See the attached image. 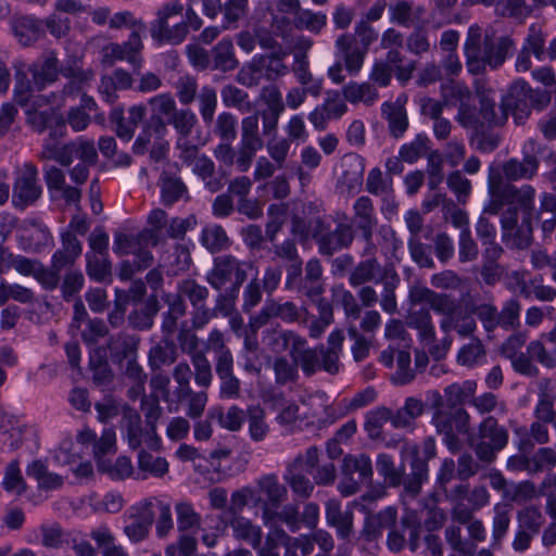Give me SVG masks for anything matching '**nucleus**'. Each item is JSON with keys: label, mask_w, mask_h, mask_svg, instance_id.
Here are the masks:
<instances>
[{"label": "nucleus", "mask_w": 556, "mask_h": 556, "mask_svg": "<svg viewBox=\"0 0 556 556\" xmlns=\"http://www.w3.org/2000/svg\"><path fill=\"white\" fill-rule=\"evenodd\" d=\"M543 146L535 139H528L522 146V159L511 157L500 167L491 166L488 175V191L490 203L483 213L497 215L505 204L517 203L522 212L530 215L535 199V189L530 185L517 187L513 181L531 180L540 167L539 156Z\"/></svg>", "instance_id": "1"}, {"label": "nucleus", "mask_w": 556, "mask_h": 556, "mask_svg": "<svg viewBox=\"0 0 556 556\" xmlns=\"http://www.w3.org/2000/svg\"><path fill=\"white\" fill-rule=\"evenodd\" d=\"M514 46L509 36H498L492 26L470 25L463 47L468 73L483 75L488 68H500Z\"/></svg>", "instance_id": "2"}, {"label": "nucleus", "mask_w": 556, "mask_h": 556, "mask_svg": "<svg viewBox=\"0 0 556 556\" xmlns=\"http://www.w3.org/2000/svg\"><path fill=\"white\" fill-rule=\"evenodd\" d=\"M31 73V80H27V76L24 72L17 71L15 74L16 78V92L18 97L23 93L29 92L33 88L42 90L47 85L58 80L60 73L64 76L73 78L65 88L66 93H73L79 89L78 83L88 80L91 76L90 73H84L80 70L75 68H60L59 60L53 51H50L42 55L41 60L33 63L29 67ZM18 103L24 105L26 98H20Z\"/></svg>", "instance_id": "3"}, {"label": "nucleus", "mask_w": 556, "mask_h": 556, "mask_svg": "<svg viewBox=\"0 0 556 556\" xmlns=\"http://www.w3.org/2000/svg\"><path fill=\"white\" fill-rule=\"evenodd\" d=\"M444 307L445 311L440 312L439 315L442 316L440 329L445 336L429 349V354L437 361L444 358L450 351L453 344V339L450 336L452 331H455L460 338H470L473 337L478 328L473 314L463 309L452 295Z\"/></svg>", "instance_id": "4"}, {"label": "nucleus", "mask_w": 556, "mask_h": 556, "mask_svg": "<svg viewBox=\"0 0 556 556\" xmlns=\"http://www.w3.org/2000/svg\"><path fill=\"white\" fill-rule=\"evenodd\" d=\"M508 439V430L496 418L488 416L479 424L478 441L473 443L471 439L469 443L480 462L491 464L496 454L506 447Z\"/></svg>", "instance_id": "5"}, {"label": "nucleus", "mask_w": 556, "mask_h": 556, "mask_svg": "<svg viewBox=\"0 0 556 556\" xmlns=\"http://www.w3.org/2000/svg\"><path fill=\"white\" fill-rule=\"evenodd\" d=\"M299 355L276 356L271 363L274 381L278 387L295 384L300 378L299 368L306 377H312L318 371V362L316 352L307 350Z\"/></svg>", "instance_id": "6"}, {"label": "nucleus", "mask_w": 556, "mask_h": 556, "mask_svg": "<svg viewBox=\"0 0 556 556\" xmlns=\"http://www.w3.org/2000/svg\"><path fill=\"white\" fill-rule=\"evenodd\" d=\"M446 498L453 503V520L465 525L476 510L489 504L490 493L484 485L469 489L468 484H457L446 493Z\"/></svg>", "instance_id": "7"}, {"label": "nucleus", "mask_w": 556, "mask_h": 556, "mask_svg": "<svg viewBox=\"0 0 556 556\" xmlns=\"http://www.w3.org/2000/svg\"><path fill=\"white\" fill-rule=\"evenodd\" d=\"M177 149L179 160L191 168L208 191L214 193L224 187V179L216 174L215 163L206 154L200 153L198 146L181 140L177 143Z\"/></svg>", "instance_id": "8"}, {"label": "nucleus", "mask_w": 556, "mask_h": 556, "mask_svg": "<svg viewBox=\"0 0 556 556\" xmlns=\"http://www.w3.org/2000/svg\"><path fill=\"white\" fill-rule=\"evenodd\" d=\"M309 312L304 305H296L292 301H277L269 299L266 301L262 309L251 317L250 327L254 332L266 326L271 319L278 318L283 323H298L305 325L308 321Z\"/></svg>", "instance_id": "9"}, {"label": "nucleus", "mask_w": 556, "mask_h": 556, "mask_svg": "<svg viewBox=\"0 0 556 556\" xmlns=\"http://www.w3.org/2000/svg\"><path fill=\"white\" fill-rule=\"evenodd\" d=\"M184 5L180 2L166 4L157 13L151 27V35L159 41L179 43L187 36V24L182 16Z\"/></svg>", "instance_id": "10"}, {"label": "nucleus", "mask_w": 556, "mask_h": 556, "mask_svg": "<svg viewBox=\"0 0 556 556\" xmlns=\"http://www.w3.org/2000/svg\"><path fill=\"white\" fill-rule=\"evenodd\" d=\"M342 479L338 485L343 496L357 493L361 486L371 481L372 466L369 456L365 454L345 455L341 465Z\"/></svg>", "instance_id": "11"}, {"label": "nucleus", "mask_w": 556, "mask_h": 556, "mask_svg": "<svg viewBox=\"0 0 556 556\" xmlns=\"http://www.w3.org/2000/svg\"><path fill=\"white\" fill-rule=\"evenodd\" d=\"M245 264L232 255H223L214 260L213 268L206 275V281L217 291L228 288L240 290L247 279Z\"/></svg>", "instance_id": "12"}, {"label": "nucleus", "mask_w": 556, "mask_h": 556, "mask_svg": "<svg viewBox=\"0 0 556 556\" xmlns=\"http://www.w3.org/2000/svg\"><path fill=\"white\" fill-rule=\"evenodd\" d=\"M348 112V104L338 90L328 91L321 104L309 114L308 122L315 130L321 131L330 121L340 119Z\"/></svg>", "instance_id": "13"}, {"label": "nucleus", "mask_w": 556, "mask_h": 556, "mask_svg": "<svg viewBox=\"0 0 556 556\" xmlns=\"http://www.w3.org/2000/svg\"><path fill=\"white\" fill-rule=\"evenodd\" d=\"M129 39L124 45L110 43L103 49V59L105 62L113 64L117 60H127L129 63L139 65V53L143 47L141 34L144 33L143 24H134Z\"/></svg>", "instance_id": "14"}, {"label": "nucleus", "mask_w": 556, "mask_h": 556, "mask_svg": "<svg viewBox=\"0 0 556 556\" xmlns=\"http://www.w3.org/2000/svg\"><path fill=\"white\" fill-rule=\"evenodd\" d=\"M38 172L35 165H24L21 176L13 187L12 201L16 207L24 208L35 203L41 195V187L37 184Z\"/></svg>", "instance_id": "15"}, {"label": "nucleus", "mask_w": 556, "mask_h": 556, "mask_svg": "<svg viewBox=\"0 0 556 556\" xmlns=\"http://www.w3.org/2000/svg\"><path fill=\"white\" fill-rule=\"evenodd\" d=\"M343 341V332L341 330H334L328 337L327 346L319 345L311 348V350L316 352L318 370H324L332 376L340 372V355L342 352Z\"/></svg>", "instance_id": "16"}, {"label": "nucleus", "mask_w": 556, "mask_h": 556, "mask_svg": "<svg viewBox=\"0 0 556 556\" xmlns=\"http://www.w3.org/2000/svg\"><path fill=\"white\" fill-rule=\"evenodd\" d=\"M408 533V543L412 552L418 547L420 527L413 517H404L400 523L396 521L388 529L387 546L392 553L401 552L405 544V533Z\"/></svg>", "instance_id": "17"}, {"label": "nucleus", "mask_w": 556, "mask_h": 556, "mask_svg": "<svg viewBox=\"0 0 556 556\" xmlns=\"http://www.w3.org/2000/svg\"><path fill=\"white\" fill-rule=\"evenodd\" d=\"M265 340L267 342V346L275 353L289 351V355L301 356L300 353L311 350L307 345V340L293 330H267Z\"/></svg>", "instance_id": "18"}, {"label": "nucleus", "mask_w": 556, "mask_h": 556, "mask_svg": "<svg viewBox=\"0 0 556 556\" xmlns=\"http://www.w3.org/2000/svg\"><path fill=\"white\" fill-rule=\"evenodd\" d=\"M353 224L361 231L368 244L367 250H372L371 238L378 225L372 200L367 195L359 197L353 205Z\"/></svg>", "instance_id": "19"}, {"label": "nucleus", "mask_w": 556, "mask_h": 556, "mask_svg": "<svg viewBox=\"0 0 556 556\" xmlns=\"http://www.w3.org/2000/svg\"><path fill=\"white\" fill-rule=\"evenodd\" d=\"M334 46L344 62L345 70L351 75H356L362 70L368 52L361 48L355 37L346 33L338 36Z\"/></svg>", "instance_id": "20"}, {"label": "nucleus", "mask_w": 556, "mask_h": 556, "mask_svg": "<svg viewBox=\"0 0 556 556\" xmlns=\"http://www.w3.org/2000/svg\"><path fill=\"white\" fill-rule=\"evenodd\" d=\"M10 25L17 42L23 47L34 45L43 34L41 22L31 16L15 14Z\"/></svg>", "instance_id": "21"}, {"label": "nucleus", "mask_w": 556, "mask_h": 556, "mask_svg": "<svg viewBox=\"0 0 556 556\" xmlns=\"http://www.w3.org/2000/svg\"><path fill=\"white\" fill-rule=\"evenodd\" d=\"M341 169V175L337 180V188L351 193L362 187L364 164L358 156L345 155L342 159Z\"/></svg>", "instance_id": "22"}, {"label": "nucleus", "mask_w": 556, "mask_h": 556, "mask_svg": "<svg viewBox=\"0 0 556 556\" xmlns=\"http://www.w3.org/2000/svg\"><path fill=\"white\" fill-rule=\"evenodd\" d=\"M280 400V403L276 402L274 404L276 424L290 433L302 429V425H304L303 414H301L299 404L294 401L286 400L283 396Z\"/></svg>", "instance_id": "23"}, {"label": "nucleus", "mask_w": 556, "mask_h": 556, "mask_svg": "<svg viewBox=\"0 0 556 556\" xmlns=\"http://www.w3.org/2000/svg\"><path fill=\"white\" fill-rule=\"evenodd\" d=\"M354 240V230L348 224H339L333 231L321 235L317 242L319 252L324 255H332L334 252L348 248Z\"/></svg>", "instance_id": "24"}, {"label": "nucleus", "mask_w": 556, "mask_h": 556, "mask_svg": "<svg viewBox=\"0 0 556 556\" xmlns=\"http://www.w3.org/2000/svg\"><path fill=\"white\" fill-rule=\"evenodd\" d=\"M177 359V346L169 339L159 341L148 352V366L151 372L161 371L164 367L176 364Z\"/></svg>", "instance_id": "25"}, {"label": "nucleus", "mask_w": 556, "mask_h": 556, "mask_svg": "<svg viewBox=\"0 0 556 556\" xmlns=\"http://www.w3.org/2000/svg\"><path fill=\"white\" fill-rule=\"evenodd\" d=\"M83 251L80 241L72 232L62 235V249L54 252L51 258L52 267L62 270L73 266Z\"/></svg>", "instance_id": "26"}, {"label": "nucleus", "mask_w": 556, "mask_h": 556, "mask_svg": "<svg viewBox=\"0 0 556 556\" xmlns=\"http://www.w3.org/2000/svg\"><path fill=\"white\" fill-rule=\"evenodd\" d=\"M407 326L418 332L419 340L425 345L433 346L435 342V328L433 325L432 316L428 308H420L412 311L407 315Z\"/></svg>", "instance_id": "27"}, {"label": "nucleus", "mask_w": 556, "mask_h": 556, "mask_svg": "<svg viewBox=\"0 0 556 556\" xmlns=\"http://www.w3.org/2000/svg\"><path fill=\"white\" fill-rule=\"evenodd\" d=\"M450 298V294L435 292L419 282H415L408 292V301L412 305L428 304L437 314L445 311L444 305Z\"/></svg>", "instance_id": "28"}, {"label": "nucleus", "mask_w": 556, "mask_h": 556, "mask_svg": "<svg viewBox=\"0 0 556 556\" xmlns=\"http://www.w3.org/2000/svg\"><path fill=\"white\" fill-rule=\"evenodd\" d=\"M389 13L391 23L412 27L424 18L426 11L420 5L414 7L406 0H399L389 5Z\"/></svg>", "instance_id": "29"}, {"label": "nucleus", "mask_w": 556, "mask_h": 556, "mask_svg": "<svg viewBox=\"0 0 556 556\" xmlns=\"http://www.w3.org/2000/svg\"><path fill=\"white\" fill-rule=\"evenodd\" d=\"M139 343V337L119 333L110 338L108 348L112 358L122 364L124 361L138 357Z\"/></svg>", "instance_id": "30"}, {"label": "nucleus", "mask_w": 556, "mask_h": 556, "mask_svg": "<svg viewBox=\"0 0 556 556\" xmlns=\"http://www.w3.org/2000/svg\"><path fill=\"white\" fill-rule=\"evenodd\" d=\"M323 271L320 261L317 258H311L305 264V276L302 279L299 290L311 300H314L324 293Z\"/></svg>", "instance_id": "31"}, {"label": "nucleus", "mask_w": 556, "mask_h": 556, "mask_svg": "<svg viewBox=\"0 0 556 556\" xmlns=\"http://www.w3.org/2000/svg\"><path fill=\"white\" fill-rule=\"evenodd\" d=\"M382 266L376 257L361 261L351 271L349 282L353 287H359L367 282H378L382 279Z\"/></svg>", "instance_id": "32"}, {"label": "nucleus", "mask_w": 556, "mask_h": 556, "mask_svg": "<svg viewBox=\"0 0 556 556\" xmlns=\"http://www.w3.org/2000/svg\"><path fill=\"white\" fill-rule=\"evenodd\" d=\"M245 417L250 439L255 443L264 442L270 432L265 409L258 404L250 405L247 408Z\"/></svg>", "instance_id": "33"}, {"label": "nucleus", "mask_w": 556, "mask_h": 556, "mask_svg": "<svg viewBox=\"0 0 556 556\" xmlns=\"http://www.w3.org/2000/svg\"><path fill=\"white\" fill-rule=\"evenodd\" d=\"M327 522L334 527L342 538H349L353 530V513L342 510L341 504L337 500H329L326 503Z\"/></svg>", "instance_id": "34"}, {"label": "nucleus", "mask_w": 556, "mask_h": 556, "mask_svg": "<svg viewBox=\"0 0 556 556\" xmlns=\"http://www.w3.org/2000/svg\"><path fill=\"white\" fill-rule=\"evenodd\" d=\"M396 521V510L388 507L378 514H371L366 518L363 536L367 541L376 540L383 530H388Z\"/></svg>", "instance_id": "35"}, {"label": "nucleus", "mask_w": 556, "mask_h": 556, "mask_svg": "<svg viewBox=\"0 0 556 556\" xmlns=\"http://www.w3.org/2000/svg\"><path fill=\"white\" fill-rule=\"evenodd\" d=\"M288 54L287 50L279 48L270 53L257 56L266 80L275 81L289 73V66L285 62Z\"/></svg>", "instance_id": "36"}, {"label": "nucleus", "mask_w": 556, "mask_h": 556, "mask_svg": "<svg viewBox=\"0 0 556 556\" xmlns=\"http://www.w3.org/2000/svg\"><path fill=\"white\" fill-rule=\"evenodd\" d=\"M382 115L388 121L389 131L392 137L401 138L408 128V117L404 105L396 102H386L382 104Z\"/></svg>", "instance_id": "37"}, {"label": "nucleus", "mask_w": 556, "mask_h": 556, "mask_svg": "<svg viewBox=\"0 0 556 556\" xmlns=\"http://www.w3.org/2000/svg\"><path fill=\"white\" fill-rule=\"evenodd\" d=\"M122 428L126 431L128 445L137 450L142 444L143 429L139 413L132 407L125 405L122 408Z\"/></svg>", "instance_id": "38"}, {"label": "nucleus", "mask_w": 556, "mask_h": 556, "mask_svg": "<svg viewBox=\"0 0 556 556\" xmlns=\"http://www.w3.org/2000/svg\"><path fill=\"white\" fill-rule=\"evenodd\" d=\"M426 412V403L417 397L409 396L405 400L404 405L395 413L393 412L394 428H410L417 418Z\"/></svg>", "instance_id": "39"}, {"label": "nucleus", "mask_w": 556, "mask_h": 556, "mask_svg": "<svg viewBox=\"0 0 556 556\" xmlns=\"http://www.w3.org/2000/svg\"><path fill=\"white\" fill-rule=\"evenodd\" d=\"M229 525L236 539L247 542L253 548L261 547L263 532L260 526L242 516L233 517Z\"/></svg>", "instance_id": "40"}, {"label": "nucleus", "mask_w": 556, "mask_h": 556, "mask_svg": "<svg viewBox=\"0 0 556 556\" xmlns=\"http://www.w3.org/2000/svg\"><path fill=\"white\" fill-rule=\"evenodd\" d=\"M256 485L260 493L264 494L267 497V502L274 507H279L288 497L287 486L279 481L278 476L275 473L262 476L256 481Z\"/></svg>", "instance_id": "41"}, {"label": "nucleus", "mask_w": 556, "mask_h": 556, "mask_svg": "<svg viewBox=\"0 0 556 556\" xmlns=\"http://www.w3.org/2000/svg\"><path fill=\"white\" fill-rule=\"evenodd\" d=\"M161 200L166 206H172L182 198L188 199V189L185 182L176 176L163 173L160 177Z\"/></svg>", "instance_id": "42"}, {"label": "nucleus", "mask_w": 556, "mask_h": 556, "mask_svg": "<svg viewBox=\"0 0 556 556\" xmlns=\"http://www.w3.org/2000/svg\"><path fill=\"white\" fill-rule=\"evenodd\" d=\"M341 97L345 103L356 104L362 102L371 105L378 99V91L369 83L351 81L342 87Z\"/></svg>", "instance_id": "43"}, {"label": "nucleus", "mask_w": 556, "mask_h": 556, "mask_svg": "<svg viewBox=\"0 0 556 556\" xmlns=\"http://www.w3.org/2000/svg\"><path fill=\"white\" fill-rule=\"evenodd\" d=\"M528 93L529 85L525 80H517L511 84L507 94L504 96V108H506L507 116L510 110L530 113Z\"/></svg>", "instance_id": "44"}, {"label": "nucleus", "mask_w": 556, "mask_h": 556, "mask_svg": "<svg viewBox=\"0 0 556 556\" xmlns=\"http://www.w3.org/2000/svg\"><path fill=\"white\" fill-rule=\"evenodd\" d=\"M480 98V115L489 124L493 126H502L507 122V111L504 108V97L502 98L501 104L496 105L494 99L486 93H480L477 90Z\"/></svg>", "instance_id": "45"}, {"label": "nucleus", "mask_w": 556, "mask_h": 556, "mask_svg": "<svg viewBox=\"0 0 556 556\" xmlns=\"http://www.w3.org/2000/svg\"><path fill=\"white\" fill-rule=\"evenodd\" d=\"M303 404L306 409H301V414H303V422L306 428H321L332 422L330 407L323 401H309L303 402Z\"/></svg>", "instance_id": "46"}, {"label": "nucleus", "mask_w": 556, "mask_h": 556, "mask_svg": "<svg viewBox=\"0 0 556 556\" xmlns=\"http://www.w3.org/2000/svg\"><path fill=\"white\" fill-rule=\"evenodd\" d=\"M556 394L548 388V382L545 381L544 386L541 384L538 403L534 408V417L544 422H552L555 428L556 412H555Z\"/></svg>", "instance_id": "47"}, {"label": "nucleus", "mask_w": 556, "mask_h": 556, "mask_svg": "<svg viewBox=\"0 0 556 556\" xmlns=\"http://www.w3.org/2000/svg\"><path fill=\"white\" fill-rule=\"evenodd\" d=\"M67 156L70 157V165L73 163L74 157L80 160L81 164L96 165L98 162V152L92 140L78 138L75 141L66 143Z\"/></svg>", "instance_id": "48"}, {"label": "nucleus", "mask_w": 556, "mask_h": 556, "mask_svg": "<svg viewBox=\"0 0 556 556\" xmlns=\"http://www.w3.org/2000/svg\"><path fill=\"white\" fill-rule=\"evenodd\" d=\"M393 410L381 406L370 410L366 415V421L364 428L371 440H379L382 438L383 426L391 421L393 425Z\"/></svg>", "instance_id": "49"}, {"label": "nucleus", "mask_w": 556, "mask_h": 556, "mask_svg": "<svg viewBox=\"0 0 556 556\" xmlns=\"http://www.w3.org/2000/svg\"><path fill=\"white\" fill-rule=\"evenodd\" d=\"M477 390V383L466 380L462 383H452L444 389V397L450 408L458 407L470 399L472 400Z\"/></svg>", "instance_id": "50"}, {"label": "nucleus", "mask_w": 556, "mask_h": 556, "mask_svg": "<svg viewBox=\"0 0 556 556\" xmlns=\"http://www.w3.org/2000/svg\"><path fill=\"white\" fill-rule=\"evenodd\" d=\"M27 475L36 479L39 489L53 490L62 486L63 478L48 470L41 460H34L27 467Z\"/></svg>", "instance_id": "51"}, {"label": "nucleus", "mask_w": 556, "mask_h": 556, "mask_svg": "<svg viewBox=\"0 0 556 556\" xmlns=\"http://www.w3.org/2000/svg\"><path fill=\"white\" fill-rule=\"evenodd\" d=\"M486 350L482 341L477 337H470V341L464 344L457 354V363L462 366L473 367L485 359Z\"/></svg>", "instance_id": "52"}, {"label": "nucleus", "mask_w": 556, "mask_h": 556, "mask_svg": "<svg viewBox=\"0 0 556 556\" xmlns=\"http://www.w3.org/2000/svg\"><path fill=\"white\" fill-rule=\"evenodd\" d=\"M213 65L215 70L228 72L235 70L239 62L235 55L232 41L224 39L213 49Z\"/></svg>", "instance_id": "53"}, {"label": "nucleus", "mask_w": 556, "mask_h": 556, "mask_svg": "<svg viewBox=\"0 0 556 556\" xmlns=\"http://www.w3.org/2000/svg\"><path fill=\"white\" fill-rule=\"evenodd\" d=\"M327 21L328 17L323 12L300 9L298 14L293 17V25L296 29L319 34L327 25Z\"/></svg>", "instance_id": "54"}, {"label": "nucleus", "mask_w": 556, "mask_h": 556, "mask_svg": "<svg viewBox=\"0 0 556 556\" xmlns=\"http://www.w3.org/2000/svg\"><path fill=\"white\" fill-rule=\"evenodd\" d=\"M292 72L302 87L308 88L309 96L318 97L323 90L321 79L314 78L308 60H293Z\"/></svg>", "instance_id": "55"}, {"label": "nucleus", "mask_w": 556, "mask_h": 556, "mask_svg": "<svg viewBox=\"0 0 556 556\" xmlns=\"http://www.w3.org/2000/svg\"><path fill=\"white\" fill-rule=\"evenodd\" d=\"M177 529L179 532L197 531L201 527V516L189 502H178L175 505Z\"/></svg>", "instance_id": "56"}, {"label": "nucleus", "mask_w": 556, "mask_h": 556, "mask_svg": "<svg viewBox=\"0 0 556 556\" xmlns=\"http://www.w3.org/2000/svg\"><path fill=\"white\" fill-rule=\"evenodd\" d=\"M168 123L173 125L175 130L178 132V138L176 141L177 144L181 140L185 142H190L188 138L197 125L198 118L197 115L189 109H177V111L168 119Z\"/></svg>", "instance_id": "57"}, {"label": "nucleus", "mask_w": 556, "mask_h": 556, "mask_svg": "<svg viewBox=\"0 0 556 556\" xmlns=\"http://www.w3.org/2000/svg\"><path fill=\"white\" fill-rule=\"evenodd\" d=\"M177 401L187 402L186 414L192 419L200 418L206 407L208 395L206 391H194L192 388L176 394Z\"/></svg>", "instance_id": "58"}, {"label": "nucleus", "mask_w": 556, "mask_h": 556, "mask_svg": "<svg viewBox=\"0 0 556 556\" xmlns=\"http://www.w3.org/2000/svg\"><path fill=\"white\" fill-rule=\"evenodd\" d=\"M168 214L160 208H153L147 216V228L142 231L146 235L147 239H149L152 245H157L162 231L167 228L168 225Z\"/></svg>", "instance_id": "59"}, {"label": "nucleus", "mask_w": 556, "mask_h": 556, "mask_svg": "<svg viewBox=\"0 0 556 556\" xmlns=\"http://www.w3.org/2000/svg\"><path fill=\"white\" fill-rule=\"evenodd\" d=\"M317 308L318 316L308 326V334L313 339L320 338L326 328L333 323V308L327 300L318 299Z\"/></svg>", "instance_id": "60"}, {"label": "nucleus", "mask_w": 556, "mask_h": 556, "mask_svg": "<svg viewBox=\"0 0 556 556\" xmlns=\"http://www.w3.org/2000/svg\"><path fill=\"white\" fill-rule=\"evenodd\" d=\"M241 144L261 150L264 140L260 134L258 114L254 113L241 122Z\"/></svg>", "instance_id": "61"}, {"label": "nucleus", "mask_w": 556, "mask_h": 556, "mask_svg": "<svg viewBox=\"0 0 556 556\" xmlns=\"http://www.w3.org/2000/svg\"><path fill=\"white\" fill-rule=\"evenodd\" d=\"M85 285L84 274L79 269H68L62 277L60 285L62 298L70 302L83 290Z\"/></svg>", "instance_id": "62"}, {"label": "nucleus", "mask_w": 556, "mask_h": 556, "mask_svg": "<svg viewBox=\"0 0 556 556\" xmlns=\"http://www.w3.org/2000/svg\"><path fill=\"white\" fill-rule=\"evenodd\" d=\"M191 365L193 367L192 371L194 375V381L197 386L207 389L211 387L213 382V371L210 359L207 358L205 352L192 355L190 357Z\"/></svg>", "instance_id": "63"}, {"label": "nucleus", "mask_w": 556, "mask_h": 556, "mask_svg": "<svg viewBox=\"0 0 556 556\" xmlns=\"http://www.w3.org/2000/svg\"><path fill=\"white\" fill-rule=\"evenodd\" d=\"M2 486L7 492L15 494L17 496L26 491L27 484L22 476L20 464L17 460H12L5 467Z\"/></svg>", "instance_id": "64"}]
</instances>
